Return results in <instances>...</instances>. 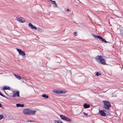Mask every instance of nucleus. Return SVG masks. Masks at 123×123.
<instances>
[{
	"label": "nucleus",
	"instance_id": "nucleus-18",
	"mask_svg": "<svg viewBox=\"0 0 123 123\" xmlns=\"http://www.w3.org/2000/svg\"><path fill=\"white\" fill-rule=\"evenodd\" d=\"M55 123H63L62 121L60 120H56L55 121Z\"/></svg>",
	"mask_w": 123,
	"mask_h": 123
},
{
	"label": "nucleus",
	"instance_id": "nucleus-25",
	"mask_svg": "<svg viewBox=\"0 0 123 123\" xmlns=\"http://www.w3.org/2000/svg\"><path fill=\"white\" fill-rule=\"evenodd\" d=\"M24 106V105L23 104H21L20 107H23Z\"/></svg>",
	"mask_w": 123,
	"mask_h": 123
},
{
	"label": "nucleus",
	"instance_id": "nucleus-11",
	"mask_svg": "<svg viewBox=\"0 0 123 123\" xmlns=\"http://www.w3.org/2000/svg\"><path fill=\"white\" fill-rule=\"evenodd\" d=\"M36 112V111L30 110L29 115H34L35 114Z\"/></svg>",
	"mask_w": 123,
	"mask_h": 123
},
{
	"label": "nucleus",
	"instance_id": "nucleus-30",
	"mask_svg": "<svg viewBox=\"0 0 123 123\" xmlns=\"http://www.w3.org/2000/svg\"><path fill=\"white\" fill-rule=\"evenodd\" d=\"M1 106H2V105L1 104H0V107H1Z\"/></svg>",
	"mask_w": 123,
	"mask_h": 123
},
{
	"label": "nucleus",
	"instance_id": "nucleus-2",
	"mask_svg": "<svg viewBox=\"0 0 123 123\" xmlns=\"http://www.w3.org/2000/svg\"><path fill=\"white\" fill-rule=\"evenodd\" d=\"M104 107L106 110H108L111 107V105L110 102L107 101H103Z\"/></svg>",
	"mask_w": 123,
	"mask_h": 123
},
{
	"label": "nucleus",
	"instance_id": "nucleus-1",
	"mask_svg": "<svg viewBox=\"0 0 123 123\" xmlns=\"http://www.w3.org/2000/svg\"><path fill=\"white\" fill-rule=\"evenodd\" d=\"M97 61L102 64H105V61L101 55H98L96 57Z\"/></svg>",
	"mask_w": 123,
	"mask_h": 123
},
{
	"label": "nucleus",
	"instance_id": "nucleus-23",
	"mask_svg": "<svg viewBox=\"0 0 123 123\" xmlns=\"http://www.w3.org/2000/svg\"><path fill=\"white\" fill-rule=\"evenodd\" d=\"M73 34L75 35V36H76L77 35V32H74L73 33Z\"/></svg>",
	"mask_w": 123,
	"mask_h": 123
},
{
	"label": "nucleus",
	"instance_id": "nucleus-3",
	"mask_svg": "<svg viewBox=\"0 0 123 123\" xmlns=\"http://www.w3.org/2000/svg\"><path fill=\"white\" fill-rule=\"evenodd\" d=\"M92 35L93 37L97 39H99L100 41L104 42L105 43L108 42L106 41L105 39L103 38L101 36L93 34H92Z\"/></svg>",
	"mask_w": 123,
	"mask_h": 123
},
{
	"label": "nucleus",
	"instance_id": "nucleus-29",
	"mask_svg": "<svg viewBox=\"0 0 123 123\" xmlns=\"http://www.w3.org/2000/svg\"><path fill=\"white\" fill-rule=\"evenodd\" d=\"M67 12H68L69 11V9H67Z\"/></svg>",
	"mask_w": 123,
	"mask_h": 123
},
{
	"label": "nucleus",
	"instance_id": "nucleus-15",
	"mask_svg": "<svg viewBox=\"0 0 123 123\" xmlns=\"http://www.w3.org/2000/svg\"><path fill=\"white\" fill-rule=\"evenodd\" d=\"M14 76H15V77L18 80H20L21 79V77L20 76H18L16 74H14Z\"/></svg>",
	"mask_w": 123,
	"mask_h": 123
},
{
	"label": "nucleus",
	"instance_id": "nucleus-10",
	"mask_svg": "<svg viewBox=\"0 0 123 123\" xmlns=\"http://www.w3.org/2000/svg\"><path fill=\"white\" fill-rule=\"evenodd\" d=\"M28 25L29 26L31 27V29H32L36 30L37 29V28L36 27L33 25L31 23H29Z\"/></svg>",
	"mask_w": 123,
	"mask_h": 123
},
{
	"label": "nucleus",
	"instance_id": "nucleus-7",
	"mask_svg": "<svg viewBox=\"0 0 123 123\" xmlns=\"http://www.w3.org/2000/svg\"><path fill=\"white\" fill-rule=\"evenodd\" d=\"M16 20L19 22L23 23L25 22V19L23 18L17 17Z\"/></svg>",
	"mask_w": 123,
	"mask_h": 123
},
{
	"label": "nucleus",
	"instance_id": "nucleus-21",
	"mask_svg": "<svg viewBox=\"0 0 123 123\" xmlns=\"http://www.w3.org/2000/svg\"><path fill=\"white\" fill-rule=\"evenodd\" d=\"M3 117V116L2 115H0V120L2 119Z\"/></svg>",
	"mask_w": 123,
	"mask_h": 123
},
{
	"label": "nucleus",
	"instance_id": "nucleus-12",
	"mask_svg": "<svg viewBox=\"0 0 123 123\" xmlns=\"http://www.w3.org/2000/svg\"><path fill=\"white\" fill-rule=\"evenodd\" d=\"M99 114L103 116H106V114L104 112L103 110H101L99 112Z\"/></svg>",
	"mask_w": 123,
	"mask_h": 123
},
{
	"label": "nucleus",
	"instance_id": "nucleus-14",
	"mask_svg": "<svg viewBox=\"0 0 123 123\" xmlns=\"http://www.w3.org/2000/svg\"><path fill=\"white\" fill-rule=\"evenodd\" d=\"M3 89L5 90H10V88L9 86H3Z\"/></svg>",
	"mask_w": 123,
	"mask_h": 123
},
{
	"label": "nucleus",
	"instance_id": "nucleus-4",
	"mask_svg": "<svg viewBox=\"0 0 123 123\" xmlns=\"http://www.w3.org/2000/svg\"><path fill=\"white\" fill-rule=\"evenodd\" d=\"M53 92L57 94H64L67 92V91L66 90H62L60 91L58 90H53Z\"/></svg>",
	"mask_w": 123,
	"mask_h": 123
},
{
	"label": "nucleus",
	"instance_id": "nucleus-24",
	"mask_svg": "<svg viewBox=\"0 0 123 123\" xmlns=\"http://www.w3.org/2000/svg\"><path fill=\"white\" fill-rule=\"evenodd\" d=\"M83 114L85 115L86 116H88V114H87V113H86L85 112H83Z\"/></svg>",
	"mask_w": 123,
	"mask_h": 123
},
{
	"label": "nucleus",
	"instance_id": "nucleus-28",
	"mask_svg": "<svg viewBox=\"0 0 123 123\" xmlns=\"http://www.w3.org/2000/svg\"><path fill=\"white\" fill-rule=\"evenodd\" d=\"M0 95L1 96H3V94H2V93H1L0 92Z\"/></svg>",
	"mask_w": 123,
	"mask_h": 123
},
{
	"label": "nucleus",
	"instance_id": "nucleus-6",
	"mask_svg": "<svg viewBox=\"0 0 123 123\" xmlns=\"http://www.w3.org/2000/svg\"><path fill=\"white\" fill-rule=\"evenodd\" d=\"M16 49L18 52L19 54L20 55L23 56H24L25 55V52L21 50L18 49Z\"/></svg>",
	"mask_w": 123,
	"mask_h": 123
},
{
	"label": "nucleus",
	"instance_id": "nucleus-31",
	"mask_svg": "<svg viewBox=\"0 0 123 123\" xmlns=\"http://www.w3.org/2000/svg\"><path fill=\"white\" fill-rule=\"evenodd\" d=\"M6 98L7 99H8V98L7 97Z\"/></svg>",
	"mask_w": 123,
	"mask_h": 123
},
{
	"label": "nucleus",
	"instance_id": "nucleus-22",
	"mask_svg": "<svg viewBox=\"0 0 123 123\" xmlns=\"http://www.w3.org/2000/svg\"><path fill=\"white\" fill-rule=\"evenodd\" d=\"M100 75H101V74H100L98 72L96 73V75L97 76H98Z\"/></svg>",
	"mask_w": 123,
	"mask_h": 123
},
{
	"label": "nucleus",
	"instance_id": "nucleus-8",
	"mask_svg": "<svg viewBox=\"0 0 123 123\" xmlns=\"http://www.w3.org/2000/svg\"><path fill=\"white\" fill-rule=\"evenodd\" d=\"M30 110L28 109H26L23 111V113L25 115H29Z\"/></svg>",
	"mask_w": 123,
	"mask_h": 123
},
{
	"label": "nucleus",
	"instance_id": "nucleus-9",
	"mask_svg": "<svg viewBox=\"0 0 123 123\" xmlns=\"http://www.w3.org/2000/svg\"><path fill=\"white\" fill-rule=\"evenodd\" d=\"M19 92L18 91L16 92V93H14L12 96V97L14 98L16 97L17 96H18V97H19Z\"/></svg>",
	"mask_w": 123,
	"mask_h": 123
},
{
	"label": "nucleus",
	"instance_id": "nucleus-20",
	"mask_svg": "<svg viewBox=\"0 0 123 123\" xmlns=\"http://www.w3.org/2000/svg\"><path fill=\"white\" fill-rule=\"evenodd\" d=\"M26 122H34L35 121L33 120H28L26 121Z\"/></svg>",
	"mask_w": 123,
	"mask_h": 123
},
{
	"label": "nucleus",
	"instance_id": "nucleus-13",
	"mask_svg": "<svg viewBox=\"0 0 123 123\" xmlns=\"http://www.w3.org/2000/svg\"><path fill=\"white\" fill-rule=\"evenodd\" d=\"M52 2V4L53 5L54 7H57V5L55 1H51Z\"/></svg>",
	"mask_w": 123,
	"mask_h": 123
},
{
	"label": "nucleus",
	"instance_id": "nucleus-16",
	"mask_svg": "<svg viewBox=\"0 0 123 123\" xmlns=\"http://www.w3.org/2000/svg\"><path fill=\"white\" fill-rule=\"evenodd\" d=\"M84 106L85 108H88L90 107V105H87L86 104L84 105Z\"/></svg>",
	"mask_w": 123,
	"mask_h": 123
},
{
	"label": "nucleus",
	"instance_id": "nucleus-5",
	"mask_svg": "<svg viewBox=\"0 0 123 123\" xmlns=\"http://www.w3.org/2000/svg\"><path fill=\"white\" fill-rule=\"evenodd\" d=\"M60 116L62 119L64 120L69 121V122H71L72 121V120L71 119L66 117L63 115H60Z\"/></svg>",
	"mask_w": 123,
	"mask_h": 123
},
{
	"label": "nucleus",
	"instance_id": "nucleus-19",
	"mask_svg": "<svg viewBox=\"0 0 123 123\" xmlns=\"http://www.w3.org/2000/svg\"><path fill=\"white\" fill-rule=\"evenodd\" d=\"M21 104H16V106L17 107H20Z\"/></svg>",
	"mask_w": 123,
	"mask_h": 123
},
{
	"label": "nucleus",
	"instance_id": "nucleus-32",
	"mask_svg": "<svg viewBox=\"0 0 123 123\" xmlns=\"http://www.w3.org/2000/svg\"><path fill=\"white\" fill-rule=\"evenodd\" d=\"M50 0V1H52V0Z\"/></svg>",
	"mask_w": 123,
	"mask_h": 123
},
{
	"label": "nucleus",
	"instance_id": "nucleus-17",
	"mask_svg": "<svg viewBox=\"0 0 123 123\" xmlns=\"http://www.w3.org/2000/svg\"><path fill=\"white\" fill-rule=\"evenodd\" d=\"M42 96L43 97L45 98H48L49 96L48 95H46V94H43L42 95Z\"/></svg>",
	"mask_w": 123,
	"mask_h": 123
},
{
	"label": "nucleus",
	"instance_id": "nucleus-26",
	"mask_svg": "<svg viewBox=\"0 0 123 123\" xmlns=\"http://www.w3.org/2000/svg\"><path fill=\"white\" fill-rule=\"evenodd\" d=\"M117 96V95H115V94H114V95H113L112 96V97H116Z\"/></svg>",
	"mask_w": 123,
	"mask_h": 123
},
{
	"label": "nucleus",
	"instance_id": "nucleus-27",
	"mask_svg": "<svg viewBox=\"0 0 123 123\" xmlns=\"http://www.w3.org/2000/svg\"><path fill=\"white\" fill-rule=\"evenodd\" d=\"M2 96L3 97H5L6 98L7 97L6 96H5V95H3V96Z\"/></svg>",
	"mask_w": 123,
	"mask_h": 123
}]
</instances>
